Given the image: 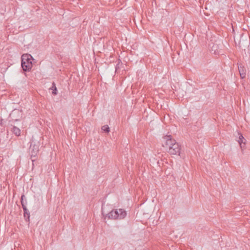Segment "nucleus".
Instances as JSON below:
<instances>
[{
    "label": "nucleus",
    "mask_w": 250,
    "mask_h": 250,
    "mask_svg": "<svg viewBox=\"0 0 250 250\" xmlns=\"http://www.w3.org/2000/svg\"><path fill=\"white\" fill-rule=\"evenodd\" d=\"M110 208L109 206H103L102 207V214L105 217L112 219H124L126 215V211L123 209H119L110 211L108 210V208Z\"/></svg>",
    "instance_id": "f257e3e1"
},
{
    "label": "nucleus",
    "mask_w": 250,
    "mask_h": 250,
    "mask_svg": "<svg viewBox=\"0 0 250 250\" xmlns=\"http://www.w3.org/2000/svg\"><path fill=\"white\" fill-rule=\"evenodd\" d=\"M32 56L28 54H23L21 56V67L24 71H29L32 67Z\"/></svg>",
    "instance_id": "f03ea898"
},
{
    "label": "nucleus",
    "mask_w": 250,
    "mask_h": 250,
    "mask_svg": "<svg viewBox=\"0 0 250 250\" xmlns=\"http://www.w3.org/2000/svg\"><path fill=\"white\" fill-rule=\"evenodd\" d=\"M163 139L165 141V145L164 146L167 148V150L171 148L170 146H173L174 144L177 143L174 139L172 138L171 135H166L164 137Z\"/></svg>",
    "instance_id": "7ed1b4c3"
},
{
    "label": "nucleus",
    "mask_w": 250,
    "mask_h": 250,
    "mask_svg": "<svg viewBox=\"0 0 250 250\" xmlns=\"http://www.w3.org/2000/svg\"><path fill=\"white\" fill-rule=\"evenodd\" d=\"M169 149L167 150V152L171 155H180L181 152V146L177 143L174 144L173 146H170Z\"/></svg>",
    "instance_id": "20e7f679"
},
{
    "label": "nucleus",
    "mask_w": 250,
    "mask_h": 250,
    "mask_svg": "<svg viewBox=\"0 0 250 250\" xmlns=\"http://www.w3.org/2000/svg\"><path fill=\"white\" fill-rule=\"evenodd\" d=\"M25 198L24 195H22L21 197V204L24 211V217L25 218L26 221H29L30 218V212L26 208L27 202H25V204L23 202V198Z\"/></svg>",
    "instance_id": "39448f33"
},
{
    "label": "nucleus",
    "mask_w": 250,
    "mask_h": 250,
    "mask_svg": "<svg viewBox=\"0 0 250 250\" xmlns=\"http://www.w3.org/2000/svg\"><path fill=\"white\" fill-rule=\"evenodd\" d=\"M239 72L241 79H244L246 77V69L241 63L238 64Z\"/></svg>",
    "instance_id": "423d86ee"
},
{
    "label": "nucleus",
    "mask_w": 250,
    "mask_h": 250,
    "mask_svg": "<svg viewBox=\"0 0 250 250\" xmlns=\"http://www.w3.org/2000/svg\"><path fill=\"white\" fill-rule=\"evenodd\" d=\"M11 130L13 134H14L16 136H20L21 134V129L16 126L15 125H11Z\"/></svg>",
    "instance_id": "0eeeda50"
},
{
    "label": "nucleus",
    "mask_w": 250,
    "mask_h": 250,
    "mask_svg": "<svg viewBox=\"0 0 250 250\" xmlns=\"http://www.w3.org/2000/svg\"><path fill=\"white\" fill-rule=\"evenodd\" d=\"M30 149L31 158L35 157L39 151L38 146L36 145H33L32 146V145H31Z\"/></svg>",
    "instance_id": "6e6552de"
},
{
    "label": "nucleus",
    "mask_w": 250,
    "mask_h": 250,
    "mask_svg": "<svg viewBox=\"0 0 250 250\" xmlns=\"http://www.w3.org/2000/svg\"><path fill=\"white\" fill-rule=\"evenodd\" d=\"M238 134L239 135V137L238 140V142L240 144V147L242 148L244 147V146L245 145V143L243 142V140H245V139L242 134L239 133Z\"/></svg>",
    "instance_id": "1a4fd4ad"
},
{
    "label": "nucleus",
    "mask_w": 250,
    "mask_h": 250,
    "mask_svg": "<svg viewBox=\"0 0 250 250\" xmlns=\"http://www.w3.org/2000/svg\"><path fill=\"white\" fill-rule=\"evenodd\" d=\"M21 115V112L19 110H16V109H15L14 110L12 113L10 114V116L12 118V120L13 121H19V119H14V118H13V117H14V116L15 115Z\"/></svg>",
    "instance_id": "9d476101"
},
{
    "label": "nucleus",
    "mask_w": 250,
    "mask_h": 250,
    "mask_svg": "<svg viewBox=\"0 0 250 250\" xmlns=\"http://www.w3.org/2000/svg\"><path fill=\"white\" fill-rule=\"evenodd\" d=\"M50 89H51L52 90V94L54 95H57V88L56 87V84H55L54 82H53L52 83V87Z\"/></svg>",
    "instance_id": "9b49d317"
},
{
    "label": "nucleus",
    "mask_w": 250,
    "mask_h": 250,
    "mask_svg": "<svg viewBox=\"0 0 250 250\" xmlns=\"http://www.w3.org/2000/svg\"><path fill=\"white\" fill-rule=\"evenodd\" d=\"M102 129L105 133H109L110 131V128L108 125H104L102 127Z\"/></svg>",
    "instance_id": "f8f14e48"
},
{
    "label": "nucleus",
    "mask_w": 250,
    "mask_h": 250,
    "mask_svg": "<svg viewBox=\"0 0 250 250\" xmlns=\"http://www.w3.org/2000/svg\"><path fill=\"white\" fill-rule=\"evenodd\" d=\"M26 201L27 202V201H26V198L25 197V198H23V202L25 204V202H26Z\"/></svg>",
    "instance_id": "ddd939ff"
},
{
    "label": "nucleus",
    "mask_w": 250,
    "mask_h": 250,
    "mask_svg": "<svg viewBox=\"0 0 250 250\" xmlns=\"http://www.w3.org/2000/svg\"><path fill=\"white\" fill-rule=\"evenodd\" d=\"M214 54H219V52H218V51H217V52H216V51H215V50H214Z\"/></svg>",
    "instance_id": "4468645a"
}]
</instances>
